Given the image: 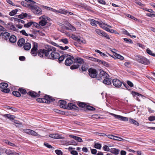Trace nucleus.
Here are the masks:
<instances>
[{
  "label": "nucleus",
  "mask_w": 155,
  "mask_h": 155,
  "mask_svg": "<svg viewBox=\"0 0 155 155\" xmlns=\"http://www.w3.org/2000/svg\"><path fill=\"white\" fill-rule=\"evenodd\" d=\"M38 55L43 57L44 54L48 59H53L58 57L59 54L56 51V48L50 45H47L43 49H39L38 51Z\"/></svg>",
  "instance_id": "f257e3e1"
},
{
  "label": "nucleus",
  "mask_w": 155,
  "mask_h": 155,
  "mask_svg": "<svg viewBox=\"0 0 155 155\" xmlns=\"http://www.w3.org/2000/svg\"><path fill=\"white\" fill-rule=\"evenodd\" d=\"M110 114L113 116L115 118L121 121H127L128 120L130 123L133 124L137 126H139V123L134 119L129 118L128 120V119L127 117H124L122 116L116 115L113 113H111Z\"/></svg>",
  "instance_id": "f03ea898"
},
{
  "label": "nucleus",
  "mask_w": 155,
  "mask_h": 155,
  "mask_svg": "<svg viewBox=\"0 0 155 155\" xmlns=\"http://www.w3.org/2000/svg\"><path fill=\"white\" fill-rule=\"evenodd\" d=\"M5 28L0 25V36H2V38L6 41H10V34L7 32L5 31Z\"/></svg>",
  "instance_id": "7ed1b4c3"
},
{
  "label": "nucleus",
  "mask_w": 155,
  "mask_h": 155,
  "mask_svg": "<svg viewBox=\"0 0 155 155\" xmlns=\"http://www.w3.org/2000/svg\"><path fill=\"white\" fill-rule=\"evenodd\" d=\"M30 8L33 13L36 15H40L42 14V10L41 9L34 4H31Z\"/></svg>",
  "instance_id": "20e7f679"
},
{
  "label": "nucleus",
  "mask_w": 155,
  "mask_h": 155,
  "mask_svg": "<svg viewBox=\"0 0 155 155\" xmlns=\"http://www.w3.org/2000/svg\"><path fill=\"white\" fill-rule=\"evenodd\" d=\"M137 60L139 62L144 64L147 65L150 64L149 61L145 58L141 56H138L137 58Z\"/></svg>",
  "instance_id": "39448f33"
},
{
  "label": "nucleus",
  "mask_w": 155,
  "mask_h": 155,
  "mask_svg": "<svg viewBox=\"0 0 155 155\" xmlns=\"http://www.w3.org/2000/svg\"><path fill=\"white\" fill-rule=\"evenodd\" d=\"M33 45L32 49L31 50V53L33 56H36L37 55L38 53V43L35 42H33Z\"/></svg>",
  "instance_id": "423d86ee"
},
{
  "label": "nucleus",
  "mask_w": 155,
  "mask_h": 155,
  "mask_svg": "<svg viewBox=\"0 0 155 155\" xmlns=\"http://www.w3.org/2000/svg\"><path fill=\"white\" fill-rule=\"evenodd\" d=\"M41 21L39 22V25L42 26H44L47 23V20H50L51 19L43 15L39 17Z\"/></svg>",
  "instance_id": "0eeeda50"
},
{
  "label": "nucleus",
  "mask_w": 155,
  "mask_h": 155,
  "mask_svg": "<svg viewBox=\"0 0 155 155\" xmlns=\"http://www.w3.org/2000/svg\"><path fill=\"white\" fill-rule=\"evenodd\" d=\"M96 32L99 35L101 36L104 37L106 39L110 40L109 35L104 31L98 29L95 30Z\"/></svg>",
  "instance_id": "6e6552de"
},
{
  "label": "nucleus",
  "mask_w": 155,
  "mask_h": 155,
  "mask_svg": "<svg viewBox=\"0 0 155 155\" xmlns=\"http://www.w3.org/2000/svg\"><path fill=\"white\" fill-rule=\"evenodd\" d=\"M109 76L108 74L103 70H101L99 76L97 77V79L98 80L104 79L106 78H108Z\"/></svg>",
  "instance_id": "1a4fd4ad"
},
{
  "label": "nucleus",
  "mask_w": 155,
  "mask_h": 155,
  "mask_svg": "<svg viewBox=\"0 0 155 155\" xmlns=\"http://www.w3.org/2000/svg\"><path fill=\"white\" fill-rule=\"evenodd\" d=\"M89 76L92 78H97V73L96 70L92 68H90L88 70Z\"/></svg>",
  "instance_id": "9d476101"
},
{
  "label": "nucleus",
  "mask_w": 155,
  "mask_h": 155,
  "mask_svg": "<svg viewBox=\"0 0 155 155\" xmlns=\"http://www.w3.org/2000/svg\"><path fill=\"white\" fill-rule=\"evenodd\" d=\"M112 82L113 85L116 87H120L121 85L122 82L119 79H114L113 80Z\"/></svg>",
  "instance_id": "9b49d317"
},
{
  "label": "nucleus",
  "mask_w": 155,
  "mask_h": 155,
  "mask_svg": "<svg viewBox=\"0 0 155 155\" xmlns=\"http://www.w3.org/2000/svg\"><path fill=\"white\" fill-rule=\"evenodd\" d=\"M44 99H45V101H44V103H49L51 101L53 102L55 101V99L54 98L48 95L45 96Z\"/></svg>",
  "instance_id": "f8f14e48"
},
{
  "label": "nucleus",
  "mask_w": 155,
  "mask_h": 155,
  "mask_svg": "<svg viewBox=\"0 0 155 155\" xmlns=\"http://www.w3.org/2000/svg\"><path fill=\"white\" fill-rule=\"evenodd\" d=\"M74 57H72L70 58H67L65 61V64L67 66H70L73 62H74Z\"/></svg>",
  "instance_id": "ddd939ff"
},
{
  "label": "nucleus",
  "mask_w": 155,
  "mask_h": 155,
  "mask_svg": "<svg viewBox=\"0 0 155 155\" xmlns=\"http://www.w3.org/2000/svg\"><path fill=\"white\" fill-rule=\"evenodd\" d=\"M16 117L14 115H10V124H13L14 123L17 124H19L20 122L16 120Z\"/></svg>",
  "instance_id": "4468645a"
},
{
  "label": "nucleus",
  "mask_w": 155,
  "mask_h": 155,
  "mask_svg": "<svg viewBox=\"0 0 155 155\" xmlns=\"http://www.w3.org/2000/svg\"><path fill=\"white\" fill-rule=\"evenodd\" d=\"M78 108V107L72 103H69L67 106L66 109L70 110L72 109L77 110Z\"/></svg>",
  "instance_id": "2eb2a0df"
},
{
  "label": "nucleus",
  "mask_w": 155,
  "mask_h": 155,
  "mask_svg": "<svg viewBox=\"0 0 155 155\" xmlns=\"http://www.w3.org/2000/svg\"><path fill=\"white\" fill-rule=\"evenodd\" d=\"M27 94L32 97H35L39 96V94L37 93L36 92L31 91L27 93Z\"/></svg>",
  "instance_id": "dca6fc26"
},
{
  "label": "nucleus",
  "mask_w": 155,
  "mask_h": 155,
  "mask_svg": "<svg viewBox=\"0 0 155 155\" xmlns=\"http://www.w3.org/2000/svg\"><path fill=\"white\" fill-rule=\"evenodd\" d=\"M74 63H77L80 64H83L84 61V60L82 58L80 57L76 58L74 59Z\"/></svg>",
  "instance_id": "f3484780"
},
{
  "label": "nucleus",
  "mask_w": 155,
  "mask_h": 155,
  "mask_svg": "<svg viewBox=\"0 0 155 155\" xmlns=\"http://www.w3.org/2000/svg\"><path fill=\"white\" fill-rule=\"evenodd\" d=\"M59 106L61 107L66 109L67 102L65 101L60 100L59 101Z\"/></svg>",
  "instance_id": "a211bd4d"
},
{
  "label": "nucleus",
  "mask_w": 155,
  "mask_h": 155,
  "mask_svg": "<svg viewBox=\"0 0 155 155\" xmlns=\"http://www.w3.org/2000/svg\"><path fill=\"white\" fill-rule=\"evenodd\" d=\"M110 152L115 155H117L119 153L120 150L117 149L113 148L110 149Z\"/></svg>",
  "instance_id": "6ab92c4d"
},
{
  "label": "nucleus",
  "mask_w": 155,
  "mask_h": 155,
  "mask_svg": "<svg viewBox=\"0 0 155 155\" xmlns=\"http://www.w3.org/2000/svg\"><path fill=\"white\" fill-rule=\"evenodd\" d=\"M69 137L73 138L75 140H77L79 142H83L82 138L76 136H75L72 135H69Z\"/></svg>",
  "instance_id": "aec40b11"
},
{
  "label": "nucleus",
  "mask_w": 155,
  "mask_h": 155,
  "mask_svg": "<svg viewBox=\"0 0 155 155\" xmlns=\"http://www.w3.org/2000/svg\"><path fill=\"white\" fill-rule=\"evenodd\" d=\"M50 137L54 139H59L61 138V137L58 134H53L49 135Z\"/></svg>",
  "instance_id": "412c9836"
},
{
  "label": "nucleus",
  "mask_w": 155,
  "mask_h": 155,
  "mask_svg": "<svg viewBox=\"0 0 155 155\" xmlns=\"http://www.w3.org/2000/svg\"><path fill=\"white\" fill-rule=\"evenodd\" d=\"M31 47V44L28 42L25 43L23 46V48L25 50H29L30 49Z\"/></svg>",
  "instance_id": "4be33fe9"
},
{
  "label": "nucleus",
  "mask_w": 155,
  "mask_h": 155,
  "mask_svg": "<svg viewBox=\"0 0 155 155\" xmlns=\"http://www.w3.org/2000/svg\"><path fill=\"white\" fill-rule=\"evenodd\" d=\"M25 41L23 38H21L19 39L18 42V45L20 47H21L25 44Z\"/></svg>",
  "instance_id": "5701e85b"
},
{
  "label": "nucleus",
  "mask_w": 155,
  "mask_h": 155,
  "mask_svg": "<svg viewBox=\"0 0 155 155\" xmlns=\"http://www.w3.org/2000/svg\"><path fill=\"white\" fill-rule=\"evenodd\" d=\"M106 78L104 79L103 81V83L105 84L109 85L111 84V79L109 78Z\"/></svg>",
  "instance_id": "b1692460"
},
{
  "label": "nucleus",
  "mask_w": 155,
  "mask_h": 155,
  "mask_svg": "<svg viewBox=\"0 0 155 155\" xmlns=\"http://www.w3.org/2000/svg\"><path fill=\"white\" fill-rule=\"evenodd\" d=\"M113 54L114 56L115 57H116V58H117L118 59H120L121 60H122L124 59V58L123 56L115 52H114Z\"/></svg>",
  "instance_id": "393cba45"
},
{
  "label": "nucleus",
  "mask_w": 155,
  "mask_h": 155,
  "mask_svg": "<svg viewBox=\"0 0 155 155\" xmlns=\"http://www.w3.org/2000/svg\"><path fill=\"white\" fill-rule=\"evenodd\" d=\"M99 22L95 21L94 19H91V21L90 24L91 25L94 26H97V24L99 25Z\"/></svg>",
  "instance_id": "a878e982"
},
{
  "label": "nucleus",
  "mask_w": 155,
  "mask_h": 155,
  "mask_svg": "<svg viewBox=\"0 0 155 155\" xmlns=\"http://www.w3.org/2000/svg\"><path fill=\"white\" fill-rule=\"evenodd\" d=\"M16 37L15 35H12L11 36H10V43H15L16 42Z\"/></svg>",
  "instance_id": "bb28decb"
},
{
  "label": "nucleus",
  "mask_w": 155,
  "mask_h": 155,
  "mask_svg": "<svg viewBox=\"0 0 155 155\" xmlns=\"http://www.w3.org/2000/svg\"><path fill=\"white\" fill-rule=\"evenodd\" d=\"M60 41L65 45H67L69 43L68 39L65 38H62L60 40Z\"/></svg>",
  "instance_id": "cd10ccee"
},
{
  "label": "nucleus",
  "mask_w": 155,
  "mask_h": 155,
  "mask_svg": "<svg viewBox=\"0 0 155 155\" xmlns=\"http://www.w3.org/2000/svg\"><path fill=\"white\" fill-rule=\"evenodd\" d=\"M8 84L5 83H2L0 84V88L2 89H5L7 87Z\"/></svg>",
  "instance_id": "c85d7f7f"
},
{
  "label": "nucleus",
  "mask_w": 155,
  "mask_h": 155,
  "mask_svg": "<svg viewBox=\"0 0 155 155\" xmlns=\"http://www.w3.org/2000/svg\"><path fill=\"white\" fill-rule=\"evenodd\" d=\"M21 4L23 6L29 8H30V7H31V4H27V2L24 1L22 2Z\"/></svg>",
  "instance_id": "c756f323"
},
{
  "label": "nucleus",
  "mask_w": 155,
  "mask_h": 155,
  "mask_svg": "<svg viewBox=\"0 0 155 155\" xmlns=\"http://www.w3.org/2000/svg\"><path fill=\"white\" fill-rule=\"evenodd\" d=\"M78 106L82 107H86L87 105L85 103L79 102L78 103Z\"/></svg>",
  "instance_id": "7c9ffc66"
},
{
  "label": "nucleus",
  "mask_w": 155,
  "mask_h": 155,
  "mask_svg": "<svg viewBox=\"0 0 155 155\" xmlns=\"http://www.w3.org/2000/svg\"><path fill=\"white\" fill-rule=\"evenodd\" d=\"M99 26L102 28L103 29L105 30V28H106L105 26H107V24L104 23H102L101 22H100L99 24Z\"/></svg>",
  "instance_id": "2f4dec72"
},
{
  "label": "nucleus",
  "mask_w": 155,
  "mask_h": 155,
  "mask_svg": "<svg viewBox=\"0 0 155 155\" xmlns=\"http://www.w3.org/2000/svg\"><path fill=\"white\" fill-rule=\"evenodd\" d=\"M67 10L63 9H60L59 10H57V13H59L61 14H62L66 15V13Z\"/></svg>",
  "instance_id": "473e14b6"
},
{
  "label": "nucleus",
  "mask_w": 155,
  "mask_h": 155,
  "mask_svg": "<svg viewBox=\"0 0 155 155\" xmlns=\"http://www.w3.org/2000/svg\"><path fill=\"white\" fill-rule=\"evenodd\" d=\"M102 148L105 151H108L110 152V149L109 148V146H108L107 145H104L103 147Z\"/></svg>",
  "instance_id": "72a5a7b5"
},
{
  "label": "nucleus",
  "mask_w": 155,
  "mask_h": 155,
  "mask_svg": "<svg viewBox=\"0 0 155 155\" xmlns=\"http://www.w3.org/2000/svg\"><path fill=\"white\" fill-rule=\"evenodd\" d=\"M15 25L10 24V29L12 30L13 31H18V29L15 27Z\"/></svg>",
  "instance_id": "f704fd0d"
},
{
  "label": "nucleus",
  "mask_w": 155,
  "mask_h": 155,
  "mask_svg": "<svg viewBox=\"0 0 155 155\" xmlns=\"http://www.w3.org/2000/svg\"><path fill=\"white\" fill-rule=\"evenodd\" d=\"M101 61H100V62H99V63L100 64H102L104 66L107 67H109V64L108 63L106 62V61H104L101 60Z\"/></svg>",
  "instance_id": "c9c22d12"
},
{
  "label": "nucleus",
  "mask_w": 155,
  "mask_h": 155,
  "mask_svg": "<svg viewBox=\"0 0 155 155\" xmlns=\"http://www.w3.org/2000/svg\"><path fill=\"white\" fill-rule=\"evenodd\" d=\"M146 51L148 54L153 57H155V54L153 53L152 51H151L149 48H148L147 49Z\"/></svg>",
  "instance_id": "e433bc0d"
},
{
  "label": "nucleus",
  "mask_w": 155,
  "mask_h": 155,
  "mask_svg": "<svg viewBox=\"0 0 155 155\" xmlns=\"http://www.w3.org/2000/svg\"><path fill=\"white\" fill-rule=\"evenodd\" d=\"M29 135H31L33 136H37L38 135V134L35 131L31 130Z\"/></svg>",
  "instance_id": "4c0bfd02"
},
{
  "label": "nucleus",
  "mask_w": 155,
  "mask_h": 155,
  "mask_svg": "<svg viewBox=\"0 0 155 155\" xmlns=\"http://www.w3.org/2000/svg\"><path fill=\"white\" fill-rule=\"evenodd\" d=\"M27 14L26 13H22L18 16L19 18L23 19L24 18L26 17L27 16Z\"/></svg>",
  "instance_id": "58836bf2"
},
{
  "label": "nucleus",
  "mask_w": 155,
  "mask_h": 155,
  "mask_svg": "<svg viewBox=\"0 0 155 155\" xmlns=\"http://www.w3.org/2000/svg\"><path fill=\"white\" fill-rule=\"evenodd\" d=\"M105 30L109 32L110 33H115L116 31L115 30L112 29H110L107 27H106V28H105Z\"/></svg>",
  "instance_id": "ea45409f"
},
{
  "label": "nucleus",
  "mask_w": 155,
  "mask_h": 155,
  "mask_svg": "<svg viewBox=\"0 0 155 155\" xmlns=\"http://www.w3.org/2000/svg\"><path fill=\"white\" fill-rule=\"evenodd\" d=\"M122 33L124 34L127 35L128 36H129L130 37H131V35H130L129 32H128V31L124 29H122Z\"/></svg>",
  "instance_id": "a19ab883"
},
{
  "label": "nucleus",
  "mask_w": 155,
  "mask_h": 155,
  "mask_svg": "<svg viewBox=\"0 0 155 155\" xmlns=\"http://www.w3.org/2000/svg\"><path fill=\"white\" fill-rule=\"evenodd\" d=\"M13 95L17 97H19L21 96L20 93L17 91H14L12 92Z\"/></svg>",
  "instance_id": "79ce46f5"
},
{
  "label": "nucleus",
  "mask_w": 155,
  "mask_h": 155,
  "mask_svg": "<svg viewBox=\"0 0 155 155\" xmlns=\"http://www.w3.org/2000/svg\"><path fill=\"white\" fill-rule=\"evenodd\" d=\"M68 143L69 145H76L77 144V143L73 140H71L68 142Z\"/></svg>",
  "instance_id": "37998d69"
},
{
  "label": "nucleus",
  "mask_w": 155,
  "mask_h": 155,
  "mask_svg": "<svg viewBox=\"0 0 155 155\" xmlns=\"http://www.w3.org/2000/svg\"><path fill=\"white\" fill-rule=\"evenodd\" d=\"M89 59L92 61L95 62H97L99 63L100 61H101V60L94 58L89 57Z\"/></svg>",
  "instance_id": "c03bdc74"
},
{
  "label": "nucleus",
  "mask_w": 155,
  "mask_h": 155,
  "mask_svg": "<svg viewBox=\"0 0 155 155\" xmlns=\"http://www.w3.org/2000/svg\"><path fill=\"white\" fill-rule=\"evenodd\" d=\"M18 91L23 94H24L27 93L25 89L19 88L18 89Z\"/></svg>",
  "instance_id": "a18cd8bd"
},
{
  "label": "nucleus",
  "mask_w": 155,
  "mask_h": 155,
  "mask_svg": "<svg viewBox=\"0 0 155 155\" xmlns=\"http://www.w3.org/2000/svg\"><path fill=\"white\" fill-rule=\"evenodd\" d=\"M80 65L78 64H73L72 66H71L70 68L71 69H74L78 68Z\"/></svg>",
  "instance_id": "49530a36"
},
{
  "label": "nucleus",
  "mask_w": 155,
  "mask_h": 155,
  "mask_svg": "<svg viewBox=\"0 0 155 155\" xmlns=\"http://www.w3.org/2000/svg\"><path fill=\"white\" fill-rule=\"evenodd\" d=\"M95 51L100 54V55L102 56H106L107 55L104 53L101 52L98 50L96 49L95 50Z\"/></svg>",
  "instance_id": "de8ad7c7"
},
{
  "label": "nucleus",
  "mask_w": 155,
  "mask_h": 155,
  "mask_svg": "<svg viewBox=\"0 0 155 155\" xmlns=\"http://www.w3.org/2000/svg\"><path fill=\"white\" fill-rule=\"evenodd\" d=\"M71 38L73 39L77 40V41H81V39L80 38H78L75 35L72 34L71 36Z\"/></svg>",
  "instance_id": "09e8293b"
},
{
  "label": "nucleus",
  "mask_w": 155,
  "mask_h": 155,
  "mask_svg": "<svg viewBox=\"0 0 155 155\" xmlns=\"http://www.w3.org/2000/svg\"><path fill=\"white\" fill-rule=\"evenodd\" d=\"M94 147L95 148L97 149H100L101 147V145L100 143H96L94 145Z\"/></svg>",
  "instance_id": "8fccbe9b"
},
{
  "label": "nucleus",
  "mask_w": 155,
  "mask_h": 155,
  "mask_svg": "<svg viewBox=\"0 0 155 155\" xmlns=\"http://www.w3.org/2000/svg\"><path fill=\"white\" fill-rule=\"evenodd\" d=\"M59 56H58V58H58V60L60 62H61L63 61L64 58V55H62L60 57H59ZM55 58L54 59H55Z\"/></svg>",
  "instance_id": "3c124183"
},
{
  "label": "nucleus",
  "mask_w": 155,
  "mask_h": 155,
  "mask_svg": "<svg viewBox=\"0 0 155 155\" xmlns=\"http://www.w3.org/2000/svg\"><path fill=\"white\" fill-rule=\"evenodd\" d=\"M87 69V67L85 64H83L81 67V69L82 71H85Z\"/></svg>",
  "instance_id": "603ef678"
},
{
  "label": "nucleus",
  "mask_w": 155,
  "mask_h": 155,
  "mask_svg": "<svg viewBox=\"0 0 155 155\" xmlns=\"http://www.w3.org/2000/svg\"><path fill=\"white\" fill-rule=\"evenodd\" d=\"M18 10L17 9H15L12 10L10 12V16H13L15 15L18 12Z\"/></svg>",
  "instance_id": "864d4df0"
},
{
  "label": "nucleus",
  "mask_w": 155,
  "mask_h": 155,
  "mask_svg": "<svg viewBox=\"0 0 155 155\" xmlns=\"http://www.w3.org/2000/svg\"><path fill=\"white\" fill-rule=\"evenodd\" d=\"M55 152L57 155H62L63 154L62 152L59 150H56Z\"/></svg>",
  "instance_id": "5fc2aeb1"
},
{
  "label": "nucleus",
  "mask_w": 155,
  "mask_h": 155,
  "mask_svg": "<svg viewBox=\"0 0 155 155\" xmlns=\"http://www.w3.org/2000/svg\"><path fill=\"white\" fill-rule=\"evenodd\" d=\"M123 39L127 43H130L131 44L133 43L132 41L130 39L124 38H123Z\"/></svg>",
  "instance_id": "6e6d98bb"
},
{
  "label": "nucleus",
  "mask_w": 155,
  "mask_h": 155,
  "mask_svg": "<svg viewBox=\"0 0 155 155\" xmlns=\"http://www.w3.org/2000/svg\"><path fill=\"white\" fill-rule=\"evenodd\" d=\"M87 109L89 110H95V108L89 105H87L86 106Z\"/></svg>",
  "instance_id": "4d7b16f0"
},
{
  "label": "nucleus",
  "mask_w": 155,
  "mask_h": 155,
  "mask_svg": "<svg viewBox=\"0 0 155 155\" xmlns=\"http://www.w3.org/2000/svg\"><path fill=\"white\" fill-rule=\"evenodd\" d=\"M114 140H119L120 141H123L124 140V139L123 138L115 136H114Z\"/></svg>",
  "instance_id": "13d9d810"
},
{
  "label": "nucleus",
  "mask_w": 155,
  "mask_h": 155,
  "mask_svg": "<svg viewBox=\"0 0 155 155\" xmlns=\"http://www.w3.org/2000/svg\"><path fill=\"white\" fill-rule=\"evenodd\" d=\"M33 24V22H29L28 23L25 24L24 25V27L26 28H28Z\"/></svg>",
  "instance_id": "bf43d9fd"
},
{
  "label": "nucleus",
  "mask_w": 155,
  "mask_h": 155,
  "mask_svg": "<svg viewBox=\"0 0 155 155\" xmlns=\"http://www.w3.org/2000/svg\"><path fill=\"white\" fill-rule=\"evenodd\" d=\"M44 101L45 100L44 98H38L37 99V101L38 102L44 103Z\"/></svg>",
  "instance_id": "052dcab7"
},
{
  "label": "nucleus",
  "mask_w": 155,
  "mask_h": 155,
  "mask_svg": "<svg viewBox=\"0 0 155 155\" xmlns=\"http://www.w3.org/2000/svg\"><path fill=\"white\" fill-rule=\"evenodd\" d=\"M148 120L150 121H153L155 120V116H150L149 117Z\"/></svg>",
  "instance_id": "680f3d73"
},
{
  "label": "nucleus",
  "mask_w": 155,
  "mask_h": 155,
  "mask_svg": "<svg viewBox=\"0 0 155 155\" xmlns=\"http://www.w3.org/2000/svg\"><path fill=\"white\" fill-rule=\"evenodd\" d=\"M44 145L45 146L49 148L53 149V147L51 146V145L49 144L48 143H44Z\"/></svg>",
  "instance_id": "e2e57ef3"
},
{
  "label": "nucleus",
  "mask_w": 155,
  "mask_h": 155,
  "mask_svg": "<svg viewBox=\"0 0 155 155\" xmlns=\"http://www.w3.org/2000/svg\"><path fill=\"white\" fill-rule=\"evenodd\" d=\"M132 94L133 96L134 97L135 96H141V95L139 94V93L136 92H135L134 91H132Z\"/></svg>",
  "instance_id": "0e129e2a"
},
{
  "label": "nucleus",
  "mask_w": 155,
  "mask_h": 155,
  "mask_svg": "<svg viewBox=\"0 0 155 155\" xmlns=\"http://www.w3.org/2000/svg\"><path fill=\"white\" fill-rule=\"evenodd\" d=\"M59 48L61 49L62 50H65L69 48L67 46H66L64 47H63L62 46H59Z\"/></svg>",
  "instance_id": "69168bd1"
},
{
  "label": "nucleus",
  "mask_w": 155,
  "mask_h": 155,
  "mask_svg": "<svg viewBox=\"0 0 155 155\" xmlns=\"http://www.w3.org/2000/svg\"><path fill=\"white\" fill-rule=\"evenodd\" d=\"M31 130L30 129H25L23 130V132L25 133L29 134Z\"/></svg>",
  "instance_id": "338daca9"
},
{
  "label": "nucleus",
  "mask_w": 155,
  "mask_h": 155,
  "mask_svg": "<svg viewBox=\"0 0 155 155\" xmlns=\"http://www.w3.org/2000/svg\"><path fill=\"white\" fill-rule=\"evenodd\" d=\"M135 3L137 5L142 7H143L145 6L144 4H142L140 2L138 1H136Z\"/></svg>",
  "instance_id": "774afa93"
}]
</instances>
